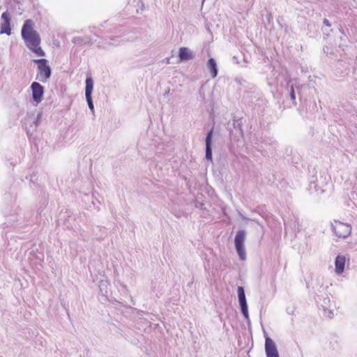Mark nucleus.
Listing matches in <instances>:
<instances>
[{
	"label": "nucleus",
	"instance_id": "1",
	"mask_svg": "<svg viewBox=\"0 0 357 357\" xmlns=\"http://www.w3.org/2000/svg\"><path fill=\"white\" fill-rule=\"evenodd\" d=\"M34 23L31 20H26L22 28V37L27 48L37 56H45V52L40 46L41 38L34 29Z\"/></svg>",
	"mask_w": 357,
	"mask_h": 357
},
{
	"label": "nucleus",
	"instance_id": "2",
	"mask_svg": "<svg viewBox=\"0 0 357 357\" xmlns=\"http://www.w3.org/2000/svg\"><path fill=\"white\" fill-rule=\"evenodd\" d=\"M33 62L38 66L37 79L40 81L46 82L51 75V68L45 59H34Z\"/></svg>",
	"mask_w": 357,
	"mask_h": 357
},
{
	"label": "nucleus",
	"instance_id": "3",
	"mask_svg": "<svg viewBox=\"0 0 357 357\" xmlns=\"http://www.w3.org/2000/svg\"><path fill=\"white\" fill-rule=\"evenodd\" d=\"M351 228L347 225L340 222H336L333 226L335 234L339 238H346L351 234Z\"/></svg>",
	"mask_w": 357,
	"mask_h": 357
},
{
	"label": "nucleus",
	"instance_id": "4",
	"mask_svg": "<svg viewBox=\"0 0 357 357\" xmlns=\"http://www.w3.org/2000/svg\"><path fill=\"white\" fill-rule=\"evenodd\" d=\"M265 351L267 357H279L275 342L268 337H266Z\"/></svg>",
	"mask_w": 357,
	"mask_h": 357
},
{
	"label": "nucleus",
	"instance_id": "5",
	"mask_svg": "<svg viewBox=\"0 0 357 357\" xmlns=\"http://www.w3.org/2000/svg\"><path fill=\"white\" fill-rule=\"evenodd\" d=\"M1 19L3 20L1 24L0 33L1 34L6 33L7 35L11 34L10 29V17L8 12H4L1 15Z\"/></svg>",
	"mask_w": 357,
	"mask_h": 357
},
{
	"label": "nucleus",
	"instance_id": "6",
	"mask_svg": "<svg viewBox=\"0 0 357 357\" xmlns=\"http://www.w3.org/2000/svg\"><path fill=\"white\" fill-rule=\"evenodd\" d=\"M31 89L34 101L38 103L41 102L44 94L43 87L38 82H34L32 83Z\"/></svg>",
	"mask_w": 357,
	"mask_h": 357
},
{
	"label": "nucleus",
	"instance_id": "7",
	"mask_svg": "<svg viewBox=\"0 0 357 357\" xmlns=\"http://www.w3.org/2000/svg\"><path fill=\"white\" fill-rule=\"evenodd\" d=\"M238 296L239 299V303L241 307L243 314L245 317H248V306L246 303V299L245 296L244 289L242 287H238Z\"/></svg>",
	"mask_w": 357,
	"mask_h": 357
},
{
	"label": "nucleus",
	"instance_id": "8",
	"mask_svg": "<svg viewBox=\"0 0 357 357\" xmlns=\"http://www.w3.org/2000/svg\"><path fill=\"white\" fill-rule=\"evenodd\" d=\"M346 258L343 255H337L335 260V271L337 275H341L344 271Z\"/></svg>",
	"mask_w": 357,
	"mask_h": 357
},
{
	"label": "nucleus",
	"instance_id": "9",
	"mask_svg": "<svg viewBox=\"0 0 357 357\" xmlns=\"http://www.w3.org/2000/svg\"><path fill=\"white\" fill-rule=\"evenodd\" d=\"M213 130H211L206 138V158L207 160H212V151H211V138Z\"/></svg>",
	"mask_w": 357,
	"mask_h": 357
},
{
	"label": "nucleus",
	"instance_id": "10",
	"mask_svg": "<svg viewBox=\"0 0 357 357\" xmlns=\"http://www.w3.org/2000/svg\"><path fill=\"white\" fill-rule=\"evenodd\" d=\"M178 56L181 61H188L193 57L192 52L187 47H181L179 49Z\"/></svg>",
	"mask_w": 357,
	"mask_h": 357
},
{
	"label": "nucleus",
	"instance_id": "11",
	"mask_svg": "<svg viewBox=\"0 0 357 357\" xmlns=\"http://www.w3.org/2000/svg\"><path fill=\"white\" fill-rule=\"evenodd\" d=\"M245 232L244 231H238L235 237V245L236 247L243 246L245 241Z\"/></svg>",
	"mask_w": 357,
	"mask_h": 357
},
{
	"label": "nucleus",
	"instance_id": "12",
	"mask_svg": "<svg viewBox=\"0 0 357 357\" xmlns=\"http://www.w3.org/2000/svg\"><path fill=\"white\" fill-rule=\"evenodd\" d=\"M93 88V79L91 77H88L86 79V89H85L86 97L91 96Z\"/></svg>",
	"mask_w": 357,
	"mask_h": 357
},
{
	"label": "nucleus",
	"instance_id": "13",
	"mask_svg": "<svg viewBox=\"0 0 357 357\" xmlns=\"http://www.w3.org/2000/svg\"><path fill=\"white\" fill-rule=\"evenodd\" d=\"M208 67L211 73L212 77H215L218 74L217 66L213 59H209L208 61Z\"/></svg>",
	"mask_w": 357,
	"mask_h": 357
},
{
	"label": "nucleus",
	"instance_id": "14",
	"mask_svg": "<svg viewBox=\"0 0 357 357\" xmlns=\"http://www.w3.org/2000/svg\"><path fill=\"white\" fill-rule=\"evenodd\" d=\"M236 248L240 258L244 260L245 259V252L243 245L241 247H236Z\"/></svg>",
	"mask_w": 357,
	"mask_h": 357
},
{
	"label": "nucleus",
	"instance_id": "15",
	"mask_svg": "<svg viewBox=\"0 0 357 357\" xmlns=\"http://www.w3.org/2000/svg\"><path fill=\"white\" fill-rule=\"evenodd\" d=\"M86 100H87V102H88V105H89V108L91 109V110H93V102H92V98L91 96H89V97H86Z\"/></svg>",
	"mask_w": 357,
	"mask_h": 357
},
{
	"label": "nucleus",
	"instance_id": "16",
	"mask_svg": "<svg viewBox=\"0 0 357 357\" xmlns=\"http://www.w3.org/2000/svg\"><path fill=\"white\" fill-rule=\"evenodd\" d=\"M291 98L293 100H295V98H296L295 93H294V89H291Z\"/></svg>",
	"mask_w": 357,
	"mask_h": 357
},
{
	"label": "nucleus",
	"instance_id": "17",
	"mask_svg": "<svg viewBox=\"0 0 357 357\" xmlns=\"http://www.w3.org/2000/svg\"><path fill=\"white\" fill-rule=\"evenodd\" d=\"M324 23L326 26H331V24H330L329 21H328V20H326V19H325V20H324Z\"/></svg>",
	"mask_w": 357,
	"mask_h": 357
}]
</instances>
